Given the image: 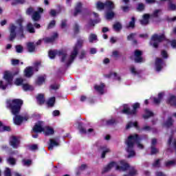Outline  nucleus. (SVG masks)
<instances>
[{
	"mask_svg": "<svg viewBox=\"0 0 176 176\" xmlns=\"http://www.w3.org/2000/svg\"><path fill=\"white\" fill-rule=\"evenodd\" d=\"M82 45H83V40H78L77 41V43L74 46L70 56H68L67 54V52L63 50H50L48 53V56L52 60H53V58H54L56 56H58L59 57H60L62 63H65V64L69 65V64L74 63V60H75L76 56H78V52L79 51V49L82 47Z\"/></svg>",
	"mask_w": 176,
	"mask_h": 176,
	"instance_id": "obj_1",
	"label": "nucleus"
},
{
	"mask_svg": "<svg viewBox=\"0 0 176 176\" xmlns=\"http://www.w3.org/2000/svg\"><path fill=\"white\" fill-rule=\"evenodd\" d=\"M21 105H23V100L20 99L7 101V108L11 109V112L14 115L13 122L16 126H20L23 122H27L28 120V116L23 117L19 115L20 113V109H21Z\"/></svg>",
	"mask_w": 176,
	"mask_h": 176,
	"instance_id": "obj_2",
	"label": "nucleus"
},
{
	"mask_svg": "<svg viewBox=\"0 0 176 176\" xmlns=\"http://www.w3.org/2000/svg\"><path fill=\"white\" fill-rule=\"evenodd\" d=\"M116 168L118 171H127L129 170L128 175H124V176H135L137 175V170L134 167H130L129 164L124 160H121L118 164L116 162H111L103 169V173H107L109 171L111 168Z\"/></svg>",
	"mask_w": 176,
	"mask_h": 176,
	"instance_id": "obj_3",
	"label": "nucleus"
},
{
	"mask_svg": "<svg viewBox=\"0 0 176 176\" xmlns=\"http://www.w3.org/2000/svg\"><path fill=\"white\" fill-rule=\"evenodd\" d=\"M141 138L137 134L131 135L126 141V152L128 153V157H133L135 156V151H134V144H137L139 149H144V145L140 143Z\"/></svg>",
	"mask_w": 176,
	"mask_h": 176,
	"instance_id": "obj_4",
	"label": "nucleus"
},
{
	"mask_svg": "<svg viewBox=\"0 0 176 176\" xmlns=\"http://www.w3.org/2000/svg\"><path fill=\"white\" fill-rule=\"evenodd\" d=\"M21 23H23V19H20L16 21L17 25L14 24L10 25V41H13V39L16 38V35H18L20 39L24 37V29L23 28Z\"/></svg>",
	"mask_w": 176,
	"mask_h": 176,
	"instance_id": "obj_5",
	"label": "nucleus"
},
{
	"mask_svg": "<svg viewBox=\"0 0 176 176\" xmlns=\"http://www.w3.org/2000/svg\"><path fill=\"white\" fill-rule=\"evenodd\" d=\"M34 133H43L45 135H52L54 134V129L50 126H45V122L38 121L33 128Z\"/></svg>",
	"mask_w": 176,
	"mask_h": 176,
	"instance_id": "obj_6",
	"label": "nucleus"
},
{
	"mask_svg": "<svg viewBox=\"0 0 176 176\" xmlns=\"http://www.w3.org/2000/svg\"><path fill=\"white\" fill-rule=\"evenodd\" d=\"M4 80H0V89L1 90H6L8 85L13 83V74L10 72H6L3 76Z\"/></svg>",
	"mask_w": 176,
	"mask_h": 176,
	"instance_id": "obj_7",
	"label": "nucleus"
},
{
	"mask_svg": "<svg viewBox=\"0 0 176 176\" xmlns=\"http://www.w3.org/2000/svg\"><path fill=\"white\" fill-rule=\"evenodd\" d=\"M40 13H43V8H38L36 12H34V8H30L27 10V14H32V18L34 21H38L41 19Z\"/></svg>",
	"mask_w": 176,
	"mask_h": 176,
	"instance_id": "obj_8",
	"label": "nucleus"
},
{
	"mask_svg": "<svg viewBox=\"0 0 176 176\" xmlns=\"http://www.w3.org/2000/svg\"><path fill=\"white\" fill-rule=\"evenodd\" d=\"M133 109L131 111L129 104H124L122 107V113H125L126 115H135V113H137V109L140 108V103H135L133 105Z\"/></svg>",
	"mask_w": 176,
	"mask_h": 176,
	"instance_id": "obj_9",
	"label": "nucleus"
},
{
	"mask_svg": "<svg viewBox=\"0 0 176 176\" xmlns=\"http://www.w3.org/2000/svg\"><path fill=\"white\" fill-rule=\"evenodd\" d=\"M164 39H166L164 34H154L151 38L150 43L152 45V46H153V47H157L159 43L162 42V41H164Z\"/></svg>",
	"mask_w": 176,
	"mask_h": 176,
	"instance_id": "obj_10",
	"label": "nucleus"
},
{
	"mask_svg": "<svg viewBox=\"0 0 176 176\" xmlns=\"http://www.w3.org/2000/svg\"><path fill=\"white\" fill-rule=\"evenodd\" d=\"M41 65V63L37 62L34 64V67H28L25 69V76L26 78H31L32 75H34V72H38V67Z\"/></svg>",
	"mask_w": 176,
	"mask_h": 176,
	"instance_id": "obj_11",
	"label": "nucleus"
},
{
	"mask_svg": "<svg viewBox=\"0 0 176 176\" xmlns=\"http://www.w3.org/2000/svg\"><path fill=\"white\" fill-rule=\"evenodd\" d=\"M96 8L99 10H102L104 8H106L107 9H113L115 8V4H113L112 1H106V3L98 1L96 3Z\"/></svg>",
	"mask_w": 176,
	"mask_h": 176,
	"instance_id": "obj_12",
	"label": "nucleus"
},
{
	"mask_svg": "<svg viewBox=\"0 0 176 176\" xmlns=\"http://www.w3.org/2000/svg\"><path fill=\"white\" fill-rule=\"evenodd\" d=\"M58 36L57 33H54L52 37H46L43 40H39L36 43L37 45H41V42H44V43H52L54 42V40Z\"/></svg>",
	"mask_w": 176,
	"mask_h": 176,
	"instance_id": "obj_13",
	"label": "nucleus"
},
{
	"mask_svg": "<svg viewBox=\"0 0 176 176\" xmlns=\"http://www.w3.org/2000/svg\"><path fill=\"white\" fill-rule=\"evenodd\" d=\"M155 71H157V72H160V71L163 69V67H164V61L163 60V59L160 58H157L155 60Z\"/></svg>",
	"mask_w": 176,
	"mask_h": 176,
	"instance_id": "obj_14",
	"label": "nucleus"
},
{
	"mask_svg": "<svg viewBox=\"0 0 176 176\" xmlns=\"http://www.w3.org/2000/svg\"><path fill=\"white\" fill-rule=\"evenodd\" d=\"M60 146V139L52 138L50 140V144L48 146L49 151H53V148L56 146Z\"/></svg>",
	"mask_w": 176,
	"mask_h": 176,
	"instance_id": "obj_15",
	"label": "nucleus"
},
{
	"mask_svg": "<svg viewBox=\"0 0 176 176\" xmlns=\"http://www.w3.org/2000/svg\"><path fill=\"white\" fill-rule=\"evenodd\" d=\"M10 144L12 148H17L19 146V144H20V140L15 136H12L10 139Z\"/></svg>",
	"mask_w": 176,
	"mask_h": 176,
	"instance_id": "obj_16",
	"label": "nucleus"
},
{
	"mask_svg": "<svg viewBox=\"0 0 176 176\" xmlns=\"http://www.w3.org/2000/svg\"><path fill=\"white\" fill-rule=\"evenodd\" d=\"M142 54V52L140 50L135 51V63H142V61H144V60L141 57Z\"/></svg>",
	"mask_w": 176,
	"mask_h": 176,
	"instance_id": "obj_17",
	"label": "nucleus"
},
{
	"mask_svg": "<svg viewBox=\"0 0 176 176\" xmlns=\"http://www.w3.org/2000/svg\"><path fill=\"white\" fill-rule=\"evenodd\" d=\"M78 129L81 134H91V133L94 131L93 129H89L87 131L86 129L82 127V123L80 122H78Z\"/></svg>",
	"mask_w": 176,
	"mask_h": 176,
	"instance_id": "obj_18",
	"label": "nucleus"
},
{
	"mask_svg": "<svg viewBox=\"0 0 176 176\" xmlns=\"http://www.w3.org/2000/svg\"><path fill=\"white\" fill-rule=\"evenodd\" d=\"M149 17H151V15L148 14H144L142 19L140 20V24H142V25H146V24L149 23Z\"/></svg>",
	"mask_w": 176,
	"mask_h": 176,
	"instance_id": "obj_19",
	"label": "nucleus"
},
{
	"mask_svg": "<svg viewBox=\"0 0 176 176\" xmlns=\"http://www.w3.org/2000/svg\"><path fill=\"white\" fill-rule=\"evenodd\" d=\"M104 87H105V85L102 83L94 86L95 90H96V91H98V93L100 94H104Z\"/></svg>",
	"mask_w": 176,
	"mask_h": 176,
	"instance_id": "obj_20",
	"label": "nucleus"
},
{
	"mask_svg": "<svg viewBox=\"0 0 176 176\" xmlns=\"http://www.w3.org/2000/svg\"><path fill=\"white\" fill-rule=\"evenodd\" d=\"M80 12H82V3L78 2L76 6L75 10L74 12V16H78Z\"/></svg>",
	"mask_w": 176,
	"mask_h": 176,
	"instance_id": "obj_21",
	"label": "nucleus"
},
{
	"mask_svg": "<svg viewBox=\"0 0 176 176\" xmlns=\"http://www.w3.org/2000/svg\"><path fill=\"white\" fill-rule=\"evenodd\" d=\"M100 149L102 151V159H104V157H105V155H107V153H109V152H111V148H109L107 146H102L100 148Z\"/></svg>",
	"mask_w": 176,
	"mask_h": 176,
	"instance_id": "obj_22",
	"label": "nucleus"
},
{
	"mask_svg": "<svg viewBox=\"0 0 176 176\" xmlns=\"http://www.w3.org/2000/svg\"><path fill=\"white\" fill-rule=\"evenodd\" d=\"M167 104L172 105V107H176V97L174 96H170L167 100Z\"/></svg>",
	"mask_w": 176,
	"mask_h": 176,
	"instance_id": "obj_23",
	"label": "nucleus"
},
{
	"mask_svg": "<svg viewBox=\"0 0 176 176\" xmlns=\"http://www.w3.org/2000/svg\"><path fill=\"white\" fill-rule=\"evenodd\" d=\"M164 96V93H160L158 94V97L157 98H151V100H153V102L155 104H160V101H162V100L163 99V96Z\"/></svg>",
	"mask_w": 176,
	"mask_h": 176,
	"instance_id": "obj_24",
	"label": "nucleus"
},
{
	"mask_svg": "<svg viewBox=\"0 0 176 176\" xmlns=\"http://www.w3.org/2000/svg\"><path fill=\"white\" fill-rule=\"evenodd\" d=\"M111 10L112 9H108V10L106 12L105 18L107 20H111V19L114 17L115 13Z\"/></svg>",
	"mask_w": 176,
	"mask_h": 176,
	"instance_id": "obj_25",
	"label": "nucleus"
},
{
	"mask_svg": "<svg viewBox=\"0 0 176 176\" xmlns=\"http://www.w3.org/2000/svg\"><path fill=\"white\" fill-rule=\"evenodd\" d=\"M131 127H135V129H140V126H138V122H130L126 126V129H131Z\"/></svg>",
	"mask_w": 176,
	"mask_h": 176,
	"instance_id": "obj_26",
	"label": "nucleus"
},
{
	"mask_svg": "<svg viewBox=\"0 0 176 176\" xmlns=\"http://www.w3.org/2000/svg\"><path fill=\"white\" fill-rule=\"evenodd\" d=\"M23 89L25 91H32V90H34V87H32V85L26 83V84L23 85Z\"/></svg>",
	"mask_w": 176,
	"mask_h": 176,
	"instance_id": "obj_27",
	"label": "nucleus"
},
{
	"mask_svg": "<svg viewBox=\"0 0 176 176\" xmlns=\"http://www.w3.org/2000/svg\"><path fill=\"white\" fill-rule=\"evenodd\" d=\"M27 46L28 52L30 53L35 52V44L34 43H28Z\"/></svg>",
	"mask_w": 176,
	"mask_h": 176,
	"instance_id": "obj_28",
	"label": "nucleus"
},
{
	"mask_svg": "<svg viewBox=\"0 0 176 176\" xmlns=\"http://www.w3.org/2000/svg\"><path fill=\"white\" fill-rule=\"evenodd\" d=\"M151 116H153V113L148 109H146L145 113L143 115L144 119H148Z\"/></svg>",
	"mask_w": 176,
	"mask_h": 176,
	"instance_id": "obj_29",
	"label": "nucleus"
},
{
	"mask_svg": "<svg viewBox=\"0 0 176 176\" xmlns=\"http://www.w3.org/2000/svg\"><path fill=\"white\" fill-rule=\"evenodd\" d=\"M37 102L38 104H42L45 102V98L43 97V94H40L36 97Z\"/></svg>",
	"mask_w": 176,
	"mask_h": 176,
	"instance_id": "obj_30",
	"label": "nucleus"
},
{
	"mask_svg": "<svg viewBox=\"0 0 176 176\" xmlns=\"http://www.w3.org/2000/svg\"><path fill=\"white\" fill-rule=\"evenodd\" d=\"M113 28L114 31L119 32V31H120V30H122V24H120V23H119V22H116L113 25Z\"/></svg>",
	"mask_w": 176,
	"mask_h": 176,
	"instance_id": "obj_31",
	"label": "nucleus"
},
{
	"mask_svg": "<svg viewBox=\"0 0 176 176\" xmlns=\"http://www.w3.org/2000/svg\"><path fill=\"white\" fill-rule=\"evenodd\" d=\"M3 131H10V128L9 126H3L2 122L0 121V133Z\"/></svg>",
	"mask_w": 176,
	"mask_h": 176,
	"instance_id": "obj_32",
	"label": "nucleus"
},
{
	"mask_svg": "<svg viewBox=\"0 0 176 176\" xmlns=\"http://www.w3.org/2000/svg\"><path fill=\"white\" fill-rule=\"evenodd\" d=\"M102 122L104 126H111V124H113V123H115V119L111 118L109 120H103Z\"/></svg>",
	"mask_w": 176,
	"mask_h": 176,
	"instance_id": "obj_33",
	"label": "nucleus"
},
{
	"mask_svg": "<svg viewBox=\"0 0 176 176\" xmlns=\"http://www.w3.org/2000/svg\"><path fill=\"white\" fill-rule=\"evenodd\" d=\"M22 164L26 167H30L32 164V161L31 160L23 159L22 160Z\"/></svg>",
	"mask_w": 176,
	"mask_h": 176,
	"instance_id": "obj_34",
	"label": "nucleus"
},
{
	"mask_svg": "<svg viewBox=\"0 0 176 176\" xmlns=\"http://www.w3.org/2000/svg\"><path fill=\"white\" fill-rule=\"evenodd\" d=\"M107 78H112L113 79L120 80V77L115 72H111L109 75H107Z\"/></svg>",
	"mask_w": 176,
	"mask_h": 176,
	"instance_id": "obj_35",
	"label": "nucleus"
},
{
	"mask_svg": "<svg viewBox=\"0 0 176 176\" xmlns=\"http://www.w3.org/2000/svg\"><path fill=\"white\" fill-rule=\"evenodd\" d=\"M89 41L90 43H93L94 42H97V35L94 34H91L89 36Z\"/></svg>",
	"mask_w": 176,
	"mask_h": 176,
	"instance_id": "obj_36",
	"label": "nucleus"
},
{
	"mask_svg": "<svg viewBox=\"0 0 176 176\" xmlns=\"http://www.w3.org/2000/svg\"><path fill=\"white\" fill-rule=\"evenodd\" d=\"M56 102V98L52 97L50 98L47 102V104L48 105V107H53V105H54V102Z\"/></svg>",
	"mask_w": 176,
	"mask_h": 176,
	"instance_id": "obj_37",
	"label": "nucleus"
},
{
	"mask_svg": "<svg viewBox=\"0 0 176 176\" xmlns=\"http://www.w3.org/2000/svg\"><path fill=\"white\" fill-rule=\"evenodd\" d=\"M27 30L31 34H34L35 32V29L34 28V26L32 25V23H28L27 25Z\"/></svg>",
	"mask_w": 176,
	"mask_h": 176,
	"instance_id": "obj_38",
	"label": "nucleus"
},
{
	"mask_svg": "<svg viewBox=\"0 0 176 176\" xmlns=\"http://www.w3.org/2000/svg\"><path fill=\"white\" fill-rule=\"evenodd\" d=\"M173 122L174 121H173L171 118H168V120L164 124L165 127H170V126H173Z\"/></svg>",
	"mask_w": 176,
	"mask_h": 176,
	"instance_id": "obj_39",
	"label": "nucleus"
},
{
	"mask_svg": "<svg viewBox=\"0 0 176 176\" xmlns=\"http://www.w3.org/2000/svg\"><path fill=\"white\" fill-rule=\"evenodd\" d=\"M135 24V19L134 17L131 18V21L129 22L127 25V28H134V25Z\"/></svg>",
	"mask_w": 176,
	"mask_h": 176,
	"instance_id": "obj_40",
	"label": "nucleus"
},
{
	"mask_svg": "<svg viewBox=\"0 0 176 176\" xmlns=\"http://www.w3.org/2000/svg\"><path fill=\"white\" fill-rule=\"evenodd\" d=\"M176 162L175 160L168 161L165 163L166 167H171V166H175Z\"/></svg>",
	"mask_w": 176,
	"mask_h": 176,
	"instance_id": "obj_41",
	"label": "nucleus"
},
{
	"mask_svg": "<svg viewBox=\"0 0 176 176\" xmlns=\"http://www.w3.org/2000/svg\"><path fill=\"white\" fill-rule=\"evenodd\" d=\"M7 162L9 164H11L12 166H14V164H16V159L13 157H9L7 160Z\"/></svg>",
	"mask_w": 176,
	"mask_h": 176,
	"instance_id": "obj_42",
	"label": "nucleus"
},
{
	"mask_svg": "<svg viewBox=\"0 0 176 176\" xmlns=\"http://www.w3.org/2000/svg\"><path fill=\"white\" fill-rule=\"evenodd\" d=\"M45 76H42L38 78L37 85H42L45 82Z\"/></svg>",
	"mask_w": 176,
	"mask_h": 176,
	"instance_id": "obj_43",
	"label": "nucleus"
},
{
	"mask_svg": "<svg viewBox=\"0 0 176 176\" xmlns=\"http://www.w3.org/2000/svg\"><path fill=\"white\" fill-rule=\"evenodd\" d=\"M23 82H24V80H23V78H16L15 82H14V84L16 85V86H20V85H23Z\"/></svg>",
	"mask_w": 176,
	"mask_h": 176,
	"instance_id": "obj_44",
	"label": "nucleus"
},
{
	"mask_svg": "<svg viewBox=\"0 0 176 176\" xmlns=\"http://www.w3.org/2000/svg\"><path fill=\"white\" fill-rule=\"evenodd\" d=\"M137 9L138 12H142L145 9V6L143 3H139L138 5Z\"/></svg>",
	"mask_w": 176,
	"mask_h": 176,
	"instance_id": "obj_45",
	"label": "nucleus"
},
{
	"mask_svg": "<svg viewBox=\"0 0 176 176\" xmlns=\"http://www.w3.org/2000/svg\"><path fill=\"white\" fill-rule=\"evenodd\" d=\"M25 0H13L12 5H17V3H24Z\"/></svg>",
	"mask_w": 176,
	"mask_h": 176,
	"instance_id": "obj_46",
	"label": "nucleus"
},
{
	"mask_svg": "<svg viewBox=\"0 0 176 176\" xmlns=\"http://www.w3.org/2000/svg\"><path fill=\"white\" fill-rule=\"evenodd\" d=\"M131 72L133 74V75H138L139 72L135 69V67L134 66L131 67Z\"/></svg>",
	"mask_w": 176,
	"mask_h": 176,
	"instance_id": "obj_47",
	"label": "nucleus"
},
{
	"mask_svg": "<svg viewBox=\"0 0 176 176\" xmlns=\"http://www.w3.org/2000/svg\"><path fill=\"white\" fill-rule=\"evenodd\" d=\"M159 152V150L156 148H155V146H151V155H156V153H157Z\"/></svg>",
	"mask_w": 176,
	"mask_h": 176,
	"instance_id": "obj_48",
	"label": "nucleus"
},
{
	"mask_svg": "<svg viewBox=\"0 0 176 176\" xmlns=\"http://www.w3.org/2000/svg\"><path fill=\"white\" fill-rule=\"evenodd\" d=\"M4 175L5 176H12V173L10 172V169L9 168H6Z\"/></svg>",
	"mask_w": 176,
	"mask_h": 176,
	"instance_id": "obj_49",
	"label": "nucleus"
},
{
	"mask_svg": "<svg viewBox=\"0 0 176 176\" xmlns=\"http://www.w3.org/2000/svg\"><path fill=\"white\" fill-rule=\"evenodd\" d=\"M135 34L132 33L129 36H127L128 41H134V38H135Z\"/></svg>",
	"mask_w": 176,
	"mask_h": 176,
	"instance_id": "obj_50",
	"label": "nucleus"
},
{
	"mask_svg": "<svg viewBox=\"0 0 176 176\" xmlns=\"http://www.w3.org/2000/svg\"><path fill=\"white\" fill-rule=\"evenodd\" d=\"M16 50L17 53H21L23 52V47L21 45H16Z\"/></svg>",
	"mask_w": 176,
	"mask_h": 176,
	"instance_id": "obj_51",
	"label": "nucleus"
},
{
	"mask_svg": "<svg viewBox=\"0 0 176 176\" xmlns=\"http://www.w3.org/2000/svg\"><path fill=\"white\" fill-rule=\"evenodd\" d=\"M90 27H94V21H90V22L88 23V25L86 26L87 30H89Z\"/></svg>",
	"mask_w": 176,
	"mask_h": 176,
	"instance_id": "obj_52",
	"label": "nucleus"
},
{
	"mask_svg": "<svg viewBox=\"0 0 176 176\" xmlns=\"http://www.w3.org/2000/svg\"><path fill=\"white\" fill-rule=\"evenodd\" d=\"M11 62L12 65H17L20 63V60L19 59H12Z\"/></svg>",
	"mask_w": 176,
	"mask_h": 176,
	"instance_id": "obj_53",
	"label": "nucleus"
},
{
	"mask_svg": "<svg viewBox=\"0 0 176 176\" xmlns=\"http://www.w3.org/2000/svg\"><path fill=\"white\" fill-rule=\"evenodd\" d=\"M30 151H36L38 149V145L37 144H32L30 146Z\"/></svg>",
	"mask_w": 176,
	"mask_h": 176,
	"instance_id": "obj_54",
	"label": "nucleus"
},
{
	"mask_svg": "<svg viewBox=\"0 0 176 176\" xmlns=\"http://www.w3.org/2000/svg\"><path fill=\"white\" fill-rule=\"evenodd\" d=\"M153 167H159L160 166V160H157L153 164Z\"/></svg>",
	"mask_w": 176,
	"mask_h": 176,
	"instance_id": "obj_55",
	"label": "nucleus"
},
{
	"mask_svg": "<svg viewBox=\"0 0 176 176\" xmlns=\"http://www.w3.org/2000/svg\"><path fill=\"white\" fill-rule=\"evenodd\" d=\"M161 55L162 56V57L164 58H167L168 57V55H167V52H166V51H162V52H161Z\"/></svg>",
	"mask_w": 176,
	"mask_h": 176,
	"instance_id": "obj_56",
	"label": "nucleus"
},
{
	"mask_svg": "<svg viewBox=\"0 0 176 176\" xmlns=\"http://www.w3.org/2000/svg\"><path fill=\"white\" fill-rule=\"evenodd\" d=\"M50 14L54 17V16L57 15V11H56L55 10H51L50 12Z\"/></svg>",
	"mask_w": 176,
	"mask_h": 176,
	"instance_id": "obj_57",
	"label": "nucleus"
},
{
	"mask_svg": "<svg viewBox=\"0 0 176 176\" xmlns=\"http://www.w3.org/2000/svg\"><path fill=\"white\" fill-rule=\"evenodd\" d=\"M54 25H56V21H52L48 25V28H53Z\"/></svg>",
	"mask_w": 176,
	"mask_h": 176,
	"instance_id": "obj_58",
	"label": "nucleus"
},
{
	"mask_svg": "<svg viewBox=\"0 0 176 176\" xmlns=\"http://www.w3.org/2000/svg\"><path fill=\"white\" fill-rule=\"evenodd\" d=\"M170 45L173 49H176V40H173L170 41Z\"/></svg>",
	"mask_w": 176,
	"mask_h": 176,
	"instance_id": "obj_59",
	"label": "nucleus"
},
{
	"mask_svg": "<svg viewBox=\"0 0 176 176\" xmlns=\"http://www.w3.org/2000/svg\"><path fill=\"white\" fill-rule=\"evenodd\" d=\"M159 13H160V10H157L154 11V12L153 14V17H157V16H159Z\"/></svg>",
	"mask_w": 176,
	"mask_h": 176,
	"instance_id": "obj_60",
	"label": "nucleus"
},
{
	"mask_svg": "<svg viewBox=\"0 0 176 176\" xmlns=\"http://www.w3.org/2000/svg\"><path fill=\"white\" fill-rule=\"evenodd\" d=\"M59 86L57 84H54L51 85V89H52V90H57V89H58Z\"/></svg>",
	"mask_w": 176,
	"mask_h": 176,
	"instance_id": "obj_61",
	"label": "nucleus"
},
{
	"mask_svg": "<svg viewBox=\"0 0 176 176\" xmlns=\"http://www.w3.org/2000/svg\"><path fill=\"white\" fill-rule=\"evenodd\" d=\"M65 27H67V21L63 20V21H62V23H61V28H65Z\"/></svg>",
	"mask_w": 176,
	"mask_h": 176,
	"instance_id": "obj_62",
	"label": "nucleus"
},
{
	"mask_svg": "<svg viewBox=\"0 0 176 176\" xmlns=\"http://www.w3.org/2000/svg\"><path fill=\"white\" fill-rule=\"evenodd\" d=\"M53 116H58L60 115V111L58 110H55L52 112Z\"/></svg>",
	"mask_w": 176,
	"mask_h": 176,
	"instance_id": "obj_63",
	"label": "nucleus"
},
{
	"mask_svg": "<svg viewBox=\"0 0 176 176\" xmlns=\"http://www.w3.org/2000/svg\"><path fill=\"white\" fill-rule=\"evenodd\" d=\"M155 175L156 176H166V175L164 173H163V172H160V171L157 172L155 173Z\"/></svg>",
	"mask_w": 176,
	"mask_h": 176,
	"instance_id": "obj_64",
	"label": "nucleus"
}]
</instances>
